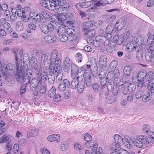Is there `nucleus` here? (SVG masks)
<instances>
[{
	"label": "nucleus",
	"instance_id": "obj_8",
	"mask_svg": "<svg viewBox=\"0 0 154 154\" xmlns=\"http://www.w3.org/2000/svg\"><path fill=\"white\" fill-rule=\"evenodd\" d=\"M106 72L104 70L100 72H99L98 77L100 79L101 85L100 87L101 88H103L104 87L106 86V79L109 77V74L108 73L107 77H106Z\"/></svg>",
	"mask_w": 154,
	"mask_h": 154
},
{
	"label": "nucleus",
	"instance_id": "obj_29",
	"mask_svg": "<svg viewBox=\"0 0 154 154\" xmlns=\"http://www.w3.org/2000/svg\"><path fill=\"white\" fill-rule=\"evenodd\" d=\"M93 24L90 21H87L84 23L82 26L83 30H87L90 27L92 26Z\"/></svg>",
	"mask_w": 154,
	"mask_h": 154
},
{
	"label": "nucleus",
	"instance_id": "obj_33",
	"mask_svg": "<svg viewBox=\"0 0 154 154\" xmlns=\"http://www.w3.org/2000/svg\"><path fill=\"white\" fill-rule=\"evenodd\" d=\"M89 66V67H97V62L96 60L94 58L92 57L89 62V65H87L86 66Z\"/></svg>",
	"mask_w": 154,
	"mask_h": 154
},
{
	"label": "nucleus",
	"instance_id": "obj_31",
	"mask_svg": "<svg viewBox=\"0 0 154 154\" xmlns=\"http://www.w3.org/2000/svg\"><path fill=\"white\" fill-rule=\"evenodd\" d=\"M31 67H36L38 66L37 59L35 57H32L29 63Z\"/></svg>",
	"mask_w": 154,
	"mask_h": 154
},
{
	"label": "nucleus",
	"instance_id": "obj_34",
	"mask_svg": "<svg viewBox=\"0 0 154 154\" xmlns=\"http://www.w3.org/2000/svg\"><path fill=\"white\" fill-rule=\"evenodd\" d=\"M107 87L108 89L109 90H113V94L114 95H116L118 94V91L117 90L113 89L114 86L113 85L110 84L109 83L107 84Z\"/></svg>",
	"mask_w": 154,
	"mask_h": 154
},
{
	"label": "nucleus",
	"instance_id": "obj_32",
	"mask_svg": "<svg viewBox=\"0 0 154 154\" xmlns=\"http://www.w3.org/2000/svg\"><path fill=\"white\" fill-rule=\"evenodd\" d=\"M149 36L147 39V42L149 43L151 42L150 45H152L154 46V35L149 33L148 34Z\"/></svg>",
	"mask_w": 154,
	"mask_h": 154
},
{
	"label": "nucleus",
	"instance_id": "obj_21",
	"mask_svg": "<svg viewBox=\"0 0 154 154\" xmlns=\"http://www.w3.org/2000/svg\"><path fill=\"white\" fill-rule=\"evenodd\" d=\"M139 139L138 136L136 139H133L132 140V142L137 147L142 148L143 146V144Z\"/></svg>",
	"mask_w": 154,
	"mask_h": 154
},
{
	"label": "nucleus",
	"instance_id": "obj_52",
	"mask_svg": "<svg viewBox=\"0 0 154 154\" xmlns=\"http://www.w3.org/2000/svg\"><path fill=\"white\" fill-rule=\"evenodd\" d=\"M41 14L42 15V19H43L44 18L46 19L49 17V14L45 11H42L41 12Z\"/></svg>",
	"mask_w": 154,
	"mask_h": 154
},
{
	"label": "nucleus",
	"instance_id": "obj_54",
	"mask_svg": "<svg viewBox=\"0 0 154 154\" xmlns=\"http://www.w3.org/2000/svg\"><path fill=\"white\" fill-rule=\"evenodd\" d=\"M61 148L62 151H65L68 148V146L65 142H63L61 144Z\"/></svg>",
	"mask_w": 154,
	"mask_h": 154
},
{
	"label": "nucleus",
	"instance_id": "obj_59",
	"mask_svg": "<svg viewBox=\"0 0 154 154\" xmlns=\"http://www.w3.org/2000/svg\"><path fill=\"white\" fill-rule=\"evenodd\" d=\"M22 60H16L15 62V67H23L22 65Z\"/></svg>",
	"mask_w": 154,
	"mask_h": 154
},
{
	"label": "nucleus",
	"instance_id": "obj_27",
	"mask_svg": "<svg viewBox=\"0 0 154 154\" xmlns=\"http://www.w3.org/2000/svg\"><path fill=\"white\" fill-rule=\"evenodd\" d=\"M59 5L60 6H62L64 8V9L66 11H68L69 9V4L63 0H60Z\"/></svg>",
	"mask_w": 154,
	"mask_h": 154
},
{
	"label": "nucleus",
	"instance_id": "obj_11",
	"mask_svg": "<svg viewBox=\"0 0 154 154\" xmlns=\"http://www.w3.org/2000/svg\"><path fill=\"white\" fill-rule=\"evenodd\" d=\"M150 126L148 125H143L142 127V131L144 133H145L146 135H149L151 138L154 140V136L153 135V132L150 130Z\"/></svg>",
	"mask_w": 154,
	"mask_h": 154
},
{
	"label": "nucleus",
	"instance_id": "obj_45",
	"mask_svg": "<svg viewBox=\"0 0 154 154\" xmlns=\"http://www.w3.org/2000/svg\"><path fill=\"white\" fill-rule=\"evenodd\" d=\"M46 89L47 87L45 85H42L39 88V92L41 94H45L46 91Z\"/></svg>",
	"mask_w": 154,
	"mask_h": 154
},
{
	"label": "nucleus",
	"instance_id": "obj_43",
	"mask_svg": "<svg viewBox=\"0 0 154 154\" xmlns=\"http://www.w3.org/2000/svg\"><path fill=\"white\" fill-rule=\"evenodd\" d=\"M122 144H119L118 143H114L113 145L112 149L113 150L120 151L121 149V145Z\"/></svg>",
	"mask_w": 154,
	"mask_h": 154
},
{
	"label": "nucleus",
	"instance_id": "obj_42",
	"mask_svg": "<svg viewBox=\"0 0 154 154\" xmlns=\"http://www.w3.org/2000/svg\"><path fill=\"white\" fill-rule=\"evenodd\" d=\"M66 33L72 37H74L75 34V30L72 28H69L67 30Z\"/></svg>",
	"mask_w": 154,
	"mask_h": 154
},
{
	"label": "nucleus",
	"instance_id": "obj_26",
	"mask_svg": "<svg viewBox=\"0 0 154 154\" xmlns=\"http://www.w3.org/2000/svg\"><path fill=\"white\" fill-rule=\"evenodd\" d=\"M51 62H52L53 63L51 65H50L49 67H61L60 65L61 60L59 58L56 59L54 61H51Z\"/></svg>",
	"mask_w": 154,
	"mask_h": 154
},
{
	"label": "nucleus",
	"instance_id": "obj_64",
	"mask_svg": "<svg viewBox=\"0 0 154 154\" xmlns=\"http://www.w3.org/2000/svg\"><path fill=\"white\" fill-rule=\"evenodd\" d=\"M88 100L90 102H94L95 98L94 96L91 95H89L87 96Z\"/></svg>",
	"mask_w": 154,
	"mask_h": 154
},
{
	"label": "nucleus",
	"instance_id": "obj_47",
	"mask_svg": "<svg viewBox=\"0 0 154 154\" xmlns=\"http://www.w3.org/2000/svg\"><path fill=\"white\" fill-rule=\"evenodd\" d=\"M84 140L86 141H90L92 139V137L88 133H85L84 134Z\"/></svg>",
	"mask_w": 154,
	"mask_h": 154
},
{
	"label": "nucleus",
	"instance_id": "obj_16",
	"mask_svg": "<svg viewBox=\"0 0 154 154\" xmlns=\"http://www.w3.org/2000/svg\"><path fill=\"white\" fill-rule=\"evenodd\" d=\"M154 92L153 89L149 90L148 93L144 95L142 97V100L144 102H147L149 101L151 98V96L152 93Z\"/></svg>",
	"mask_w": 154,
	"mask_h": 154
},
{
	"label": "nucleus",
	"instance_id": "obj_41",
	"mask_svg": "<svg viewBox=\"0 0 154 154\" xmlns=\"http://www.w3.org/2000/svg\"><path fill=\"white\" fill-rule=\"evenodd\" d=\"M119 90L124 94H127L128 93V91L125 89V87L124 84L120 85L119 87Z\"/></svg>",
	"mask_w": 154,
	"mask_h": 154
},
{
	"label": "nucleus",
	"instance_id": "obj_9",
	"mask_svg": "<svg viewBox=\"0 0 154 154\" xmlns=\"http://www.w3.org/2000/svg\"><path fill=\"white\" fill-rule=\"evenodd\" d=\"M126 21L125 18H122L118 20L115 25L116 28L118 30H121L124 27Z\"/></svg>",
	"mask_w": 154,
	"mask_h": 154
},
{
	"label": "nucleus",
	"instance_id": "obj_20",
	"mask_svg": "<svg viewBox=\"0 0 154 154\" xmlns=\"http://www.w3.org/2000/svg\"><path fill=\"white\" fill-rule=\"evenodd\" d=\"M91 43H88L90 44H92L93 45L97 47H100V45H102L103 43V39H96L95 40H92Z\"/></svg>",
	"mask_w": 154,
	"mask_h": 154
},
{
	"label": "nucleus",
	"instance_id": "obj_4",
	"mask_svg": "<svg viewBox=\"0 0 154 154\" xmlns=\"http://www.w3.org/2000/svg\"><path fill=\"white\" fill-rule=\"evenodd\" d=\"M35 72L37 75V79L33 78L32 79L31 84L38 85L39 83H42V81H46L48 77L47 73L46 71L42 70V68H36L35 69Z\"/></svg>",
	"mask_w": 154,
	"mask_h": 154
},
{
	"label": "nucleus",
	"instance_id": "obj_25",
	"mask_svg": "<svg viewBox=\"0 0 154 154\" xmlns=\"http://www.w3.org/2000/svg\"><path fill=\"white\" fill-rule=\"evenodd\" d=\"M12 137L11 136L7 135L5 134L1 137V141H2V143H5L6 142H11V138Z\"/></svg>",
	"mask_w": 154,
	"mask_h": 154
},
{
	"label": "nucleus",
	"instance_id": "obj_46",
	"mask_svg": "<svg viewBox=\"0 0 154 154\" xmlns=\"http://www.w3.org/2000/svg\"><path fill=\"white\" fill-rule=\"evenodd\" d=\"M115 100V98L109 96L106 98V101L109 104H111L114 103Z\"/></svg>",
	"mask_w": 154,
	"mask_h": 154
},
{
	"label": "nucleus",
	"instance_id": "obj_58",
	"mask_svg": "<svg viewBox=\"0 0 154 154\" xmlns=\"http://www.w3.org/2000/svg\"><path fill=\"white\" fill-rule=\"evenodd\" d=\"M22 15L21 16V20L25 22H27L29 21V18H27L26 17L24 14H23V12H22Z\"/></svg>",
	"mask_w": 154,
	"mask_h": 154
},
{
	"label": "nucleus",
	"instance_id": "obj_40",
	"mask_svg": "<svg viewBox=\"0 0 154 154\" xmlns=\"http://www.w3.org/2000/svg\"><path fill=\"white\" fill-rule=\"evenodd\" d=\"M136 85L133 83H130L128 85V89L130 92H132L134 91L136 88Z\"/></svg>",
	"mask_w": 154,
	"mask_h": 154
},
{
	"label": "nucleus",
	"instance_id": "obj_15",
	"mask_svg": "<svg viewBox=\"0 0 154 154\" xmlns=\"http://www.w3.org/2000/svg\"><path fill=\"white\" fill-rule=\"evenodd\" d=\"M99 67H105L107 65V58L105 55L101 56L98 63Z\"/></svg>",
	"mask_w": 154,
	"mask_h": 154
},
{
	"label": "nucleus",
	"instance_id": "obj_44",
	"mask_svg": "<svg viewBox=\"0 0 154 154\" xmlns=\"http://www.w3.org/2000/svg\"><path fill=\"white\" fill-rule=\"evenodd\" d=\"M150 54V53H148L147 52L145 53V57L146 59L148 62L151 61L152 59L154 58V57L152 56Z\"/></svg>",
	"mask_w": 154,
	"mask_h": 154
},
{
	"label": "nucleus",
	"instance_id": "obj_57",
	"mask_svg": "<svg viewBox=\"0 0 154 154\" xmlns=\"http://www.w3.org/2000/svg\"><path fill=\"white\" fill-rule=\"evenodd\" d=\"M7 33L5 30L3 29H0V37L3 38L7 35Z\"/></svg>",
	"mask_w": 154,
	"mask_h": 154
},
{
	"label": "nucleus",
	"instance_id": "obj_17",
	"mask_svg": "<svg viewBox=\"0 0 154 154\" xmlns=\"http://www.w3.org/2000/svg\"><path fill=\"white\" fill-rule=\"evenodd\" d=\"M44 39L48 43H51L56 41V37L54 35H47L45 36Z\"/></svg>",
	"mask_w": 154,
	"mask_h": 154
},
{
	"label": "nucleus",
	"instance_id": "obj_63",
	"mask_svg": "<svg viewBox=\"0 0 154 154\" xmlns=\"http://www.w3.org/2000/svg\"><path fill=\"white\" fill-rule=\"evenodd\" d=\"M63 8L62 7V6H60L59 5V7L57 8L55 10H56L57 12H59L60 14H63V12H62V11H65V10H64V8Z\"/></svg>",
	"mask_w": 154,
	"mask_h": 154
},
{
	"label": "nucleus",
	"instance_id": "obj_1",
	"mask_svg": "<svg viewBox=\"0 0 154 154\" xmlns=\"http://www.w3.org/2000/svg\"><path fill=\"white\" fill-rule=\"evenodd\" d=\"M145 70H141L137 74L134 72L132 75V79L134 82H137V85L142 88L143 86L148 85L150 82L154 79V73L148 72L147 73Z\"/></svg>",
	"mask_w": 154,
	"mask_h": 154
},
{
	"label": "nucleus",
	"instance_id": "obj_28",
	"mask_svg": "<svg viewBox=\"0 0 154 154\" xmlns=\"http://www.w3.org/2000/svg\"><path fill=\"white\" fill-rule=\"evenodd\" d=\"M56 90L55 87L54 86H52L48 91V96L50 98L54 97L56 94Z\"/></svg>",
	"mask_w": 154,
	"mask_h": 154
},
{
	"label": "nucleus",
	"instance_id": "obj_14",
	"mask_svg": "<svg viewBox=\"0 0 154 154\" xmlns=\"http://www.w3.org/2000/svg\"><path fill=\"white\" fill-rule=\"evenodd\" d=\"M85 68H72L71 69V76L72 78H76L77 75L79 76V74H81V72Z\"/></svg>",
	"mask_w": 154,
	"mask_h": 154
},
{
	"label": "nucleus",
	"instance_id": "obj_12",
	"mask_svg": "<svg viewBox=\"0 0 154 154\" xmlns=\"http://www.w3.org/2000/svg\"><path fill=\"white\" fill-rule=\"evenodd\" d=\"M82 77L77 75L76 78H72L73 79L71 83V87L72 88L76 89L78 87L79 83L82 80Z\"/></svg>",
	"mask_w": 154,
	"mask_h": 154
},
{
	"label": "nucleus",
	"instance_id": "obj_39",
	"mask_svg": "<svg viewBox=\"0 0 154 154\" xmlns=\"http://www.w3.org/2000/svg\"><path fill=\"white\" fill-rule=\"evenodd\" d=\"M3 26L4 28L7 30L9 32H11L13 29L11 27V24L9 23L5 22L4 23Z\"/></svg>",
	"mask_w": 154,
	"mask_h": 154
},
{
	"label": "nucleus",
	"instance_id": "obj_6",
	"mask_svg": "<svg viewBox=\"0 0 154 154\" xmlns=\"http://www.w3.org/2000/svg\"><path fill=\"white\" fill-rule=\"evenodd\" d=\"M53 22L51 21L48 25L45 24H40L39 26L42 32L45 34L47 33L48 32L52 31L54 30V26L52 24Z\"/></svg>",
	"mask_w": 154,
	"mask_h": 154
},
{
	"label": "nucleus",
	"instance_id": "obj_13",
	"mask_svg": "<svg viewBox=\"0 0 154 154\" xmlns=\"http://www.w3.org/2000/svg\"><path fill=\"white\" fill-rule=\"evenodd\" d=\"M60 0H49V10H54L55 9L59 7V3Z\"/></svg>",
	"mask_w": 154,
	"mask_h": 154
},
{
	"label": "nucleus",
	"instance_id": "obj_3",
	"mask_svg": "<svg viewBox=\"0 0 154 154\" xmlns=\"http://www.w3.org/2000/svg\"><path fill=\"white\" fill-rule=\"evenodd\" d=\"M24 68H17V73L16 74V79L18 82H20L21 80H23L24 84L27 85L30 81V77L28 75H30L28 71L24 69Z\"/></svg>",
	"mask_w": 154,
	"mask_h": 154
},
{
	"label": "nucleus",
	"instance_id": "obj_5",
	"mask_svg": "<svg viewBox=\"0 0 154 154\" xmlns=\"http://www.w3.org/2000/svg\"><path fill=\"white\" fill-rule=\"evenodd\" d=\"M48 70L51 75L54 74L56 75L57 81H60L63 79V75L62 68H48Z\"/></svg>",
	"mask_w": 154,
	"mask_h": 154
},
{
	"label": "nucleus",
	"instance_id": "obj_35",
	"mask_svg": "<svg viewBox=\"0 0 154 154\" xmlns=\"http://www.w3.org/2000/svg\"><path fill=\"white\" fill-rule=\"evenodd\" d=\"M57 32L60 36L64 34H66V30L65 28L62 26H59Z\"/></svg>",
	"mask_w": 154,
	"mask_h": 154
},
{
	"label": "nucleus",
	"instance_id": "obj_7",
	"mask_svg": "<svg viewBox=\"0 0 154 154\" xmlns=\"http://www.w3.org/2000/svg\"><path fill=\"white\" fill-rule=\"evenodd\" d=\"M53 63L52 62H51L50 59H48V57L46 54H43L42 55L41 58V67H49Z\"/></svg>",
	"mask_w": 154,
	"mask_h": 154
},
{
	"label": "nucleus",
	"instance_id": "obj_2",
	"mask_svg": "<svg viewBox=\"0 0 154 154\" xmlns=\"http://www.w3.org/2000/svg\"><path fill=\"white\" fill-rule=\"evenodd\" d=\"M130 34L129 31L125 32L124 35L123 39L122 42V45L123 46L126 45V48L129 49L130 48L133 51H134L136 50L137 48L140 46H145L144 45H141L142 41L141 40L139 41V38H137L135 41H132L130 42H129L127 44V45L126 43H124V42H125V41H126V43H127L130 41V38H133L132 35L130 36Z\"/></svg>",
	"mask_w": 154,
	"mask_h": 154
},
{
	"label": "nucleus",
	"instance_id": "obj_60",
	"mask_svg": "<svg viewBox=\"0 0 154 154\" xmlns=\"http://www.w3.org/2000/svg\"><path fill=\"white\" fill-rule=\"evenodd\" d=\"M62 83L63 85H64L66 88H69L70 84L69 82L67 79L63 80V82Z\"/></svg>",
	"mask_w": 154,
	"mask_h": 154
},
{
	"label": "nucleus",
	"instance_id": "obj_48",
	"mask_svg": "<svg viewBox=\"0 0 154 154\" xmlns=\"http://www.w3.org/2000/svg\"><path fill=\"white\" fill-rule=\"evenodd\" d=\"M152 45H150L149 46V48L147 49V52L148 53H150V54L152 56L154 57V49L152 47Z\"/></svg>",
	"mask_w": 154,
	"mask_h": 154
},
{
	"label": "nucleus",
	"instance_id": "obj_37",
	"mask_svg": "<svg viewBox=\"0 0 154 154\" xmlns=\"http://www.w3.org/2000/svg\"><path fill=\"white\" fill-rule=\"evenodd\" d=\"M79 86H78V91L79 93H81L83 91L84 88H85V85H84L83 82H80L79 84Z\"/></svg>",
	"mask_w": 154,
	"mask_h": 154
},
{
	"label": "nucleus",
	"instance_id": "obj_10",
	"mask_svg": "<svg viewBox=\"0 0 154 154\" xmlns=\"http://www.w3.org/2000/svg\"><path fill=\"white\" fill-rule=\"evenodd\" d=\"M95 35V30L94 29L88 30L84 33V35L87 38V41L88 43H91L92 38Z\"/></svg>",
	"mask_w": 154,
	"mask_h": 154
},
{
	"label": "nucleus",
	"instance_id": "obj_23",
	"mask_svg": "<svg viewBox=\"0 0 154 154\" xmlns=\"http://www.w3.org/2000/svg\"><path fill=\"white\" fill-rule=\"evenodd\" d=\"M58 51L56 49H54L52 51L50 54V60L51 61H54L56 59L58 58L57 57Z\"/></svg>",
	"mask_w": 154,
	"mask_h": 154
},
{
	"label": "nucleus",
	"instance_id": "obj_38",
	"mask_svg": "<svg viewBox=\"0 0 154 154\" xmlns=\"http://www.w3.org/2000/svg\"><path fill=\"white\" fill-rule=\"evenodd\" d=\"M84 70V69L83 70ZM91 69H90V68H87L84 71L83 70L82 72H81L82 74L81 75H82L83 74L85 77L88 76H91Z\"/></svg>",
	"mask_w": 154,
	"mask_h": 154
},
{
	"label": "nucleus",
	"instance_id": "obj_30",
	"mask_svg": "<svg viewBox=\"0 0 154 154\" xmlns=\"http://www.w3.org/2000/svg\"><path fill=\"white\" fill-rule=\"evenodd\" d=\"M38 134V131H37L35 128H33L30 133L27 134V137L30 138L31 137H34L36 136Z\"/></svg>",
	"mask_w": 154,
	"mask_h": 154
},
{
	"label": "nucleus",
	"instance_id": "obj_19",
	"mask_svg": "<svg viewBox=\"0 0 154 154\" xmlns=\"http://www.w3.org/2000/svg\"><path fill=\"white\" fill-rule=\"evenodd\" d=\"M138 137L140 139L139 140H140L143 146L144 145H147L149 144V137L144 135L139 136Z\"/></svg>",
	"mask_w": 154,
	"mask_h": 154
},
{
	"label": "nucleus",
	"instance_id": "obj_53",
	"mask_svg": "<svg viewBox=\"0 0 154 154\" xmlns=\"http://www.w3.org/2000/svg\"><path fill=\"white\" fill-rule=\"evenodd\" d=\"M55 97L54 98L53 100L55 102H59L61 100V97L59 94H56Z\"/></svg>",
	"mask_w": 154,
	"mask_h": 154
},
{
	"label": "nucleus",
	"instance_id": "obj_24",
	"mask_svg": "<svg viewBox=\"0 0 154 154\" xmlns=\"http://www.w3.org/2000/svg\"><path fill=\"white\" fill-rule=\"evenodd\" d=\"M115 143L123 144V140L122 137L118 134H115L114 136Z\"/></svg>",
	"mask_w": 154,
	"mask_h": 154
},
{
	"label": "nucleus",
	"instance_id": "obj_62",
	"mask_svg": "<svg viewBox=\"0 0 154 154\" xmlns=\"http://www.w3.org/2000/svg\"><path fill=\"white\" fill-rule=\"evenodd\" d=\"M84 145L85 146L88 148L93 146V142H92V141H86Z\"/></svg>",
	"mask_w": 154,
	"mask_h": 154
},
{
	"label": "nucleus",
	"instance_id": "obj_51",
	"mask_svg": "<svg viewBox=\"0 0 154 154\" xmlns=\"http://www.w3.org/2000/svg\"><path fill=\"white\" fill-rule=\"evenodd\" d=\"M131 68H124L123 70V74L125 75H126L128 76L131 73Z\"/></svg>",
	"mask_w": 154,
	"mask_h": 154
},
{
	"label": "nucleus",
	"instance_id": "obj_55",
	"mask_svg": "<svg viewBox=\"0 0 154 154\" xmlns=\"http://www.w3.org/2000/svg\"><path fill=\"white\" fill-rule=\"evenodd\" d=\"M114 29V27L110 25H108L106 27V32H112Z\"/></svg>",
	"mask_w": 154,
	"mask_h": 154
},
{
	"label": "nucleus",
	"instance_id": "obj_22",
	"mask_svg": "<svg viewBox=\"0 0 154 154\" xmlns=\"http://www.w3.org/2000/svg\"><path fill=\"white\" fill-rule=\"evenodd\" d=\"M63 65L65 67H75V65L72 64L69 59L68 57L66 58L64 61Z\"/></svg>",
	"mask_w": 154,
	"mask_h": 154
},
{
	"label": "nucleus",
	"instance_id": "obj_56",
	"mask_svg": "<svg viewBox=\"0 0 154 154\" xmlns=\"http://www.w3.org/2000/svg\"><path fill=\"white\" fill-rule=\"evenodd\" d=\"M90 3V2H85L81 3V7H82V8H87L91 5Z\"/></svg>",
	"mask_w": 154,
	"mask_h": 154
},
{
	"label": "nucleus",
	"instance_id": "obj_49",
	"mask_svg": "<svg viewBox=\"0 0 154 154\" xmlns=\"http://www.w3.org/2000/svg\"><path fill=\"white\" fill-rule=\"evenodd\" d=\"M137 58L140 60H141L143 57V52L142 51H137Z\"/></svg>",
	"mask_w": 154,
	"mask_h": 154
},
{
	"label": "nucleus",
	"instance_id": "obj_61",
	"mask_svg": "<svg viewBox=\"0 0 154 154\" xmlns=\"http://www.w3.org/2000/svg\"><path fill=\"white\" fill-rule=\"evenodd\" d=\"M40 152L42 154H50L49 150L47 149L45 147L41 149Z\"/></svg>",
	"mask_w": 154,
	"mask_h": 154
},
{
	"label": "nucleus",
	"instance_id": "obj_18",
	"mask_svg": "<svg viewBox=\"0 0 154 154\" xmlns=\"http://www.w3.org/2000/svg\"><path fill=\"white\" fill-rule=\"evenodd\" d=\"M14 53L16 60H23V53L20 49H18L16 51H14Z\"/></svg>",
	"mask_w": 154,
	"mask_h": 154
},
{
	"label": "nucleus",
	"instance_id": "obj_36",
	"mask_svg": "<svg viewBox=\"0 0 154 154\" xmlns=\"http://www.w3.org/2000/svg\"><path fill=\"white\" fill-rule=\"evenodd\" d=\"M91 76L85 77L84 83L86 86H89L91 84Z\"/></svg>",
	"mask_w": 154,
	"mask_h": 154
},
{
	"label": "nucleus",
	"instance_id": "obj_50",
	"mask_svg": "<svg viewBox=\"0 0 154 154\" xmlns=\"http://www.w3.org/2000/svg\"><path fill=\"white\" fill-rule=\"evenodd\" d=\"M66 34L60 36V41L62 42H66L68 39V37L66 35Z\"/></svg>",
	"mask_w": 154,
	"mask_h": 154
}]
</instances>
